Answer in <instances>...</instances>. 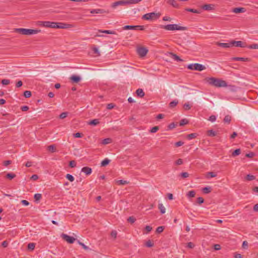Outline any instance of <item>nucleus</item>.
Segmentation results:
<instances>
[{
	"instance_id": "obj_1",
	"label": "nucleus",
	"mask_w": 258,
	"mask_h": 258,
	"mask_svg": "<svg viewBox=\"0 0 258 258\" xmlns=\"http://www.w3.org/2000/svg\"><path fill=\"white\" fill-rule=\"evenodd\" d=\"M38 24L45 27L58 29H67L74 27V25L71 24L52 22L50 21H38Z\"/></svg>"
},
{
	"instance_id": "obj_2",
	"label": "nucleus",
	"mask_w": 258,
	"mask_h": 258,
	"mask_svg": "<svg viewBox=\"0 0 258 258\" xmlns=\"http://www.w3.org/2000/svg\"><path fill=\"white\" fill-rule=\"evenodd\" d=\"M208 83L216 87H226L227 84L225 81L211 77L207 79Z\"/></svg>"
},
{
	"instance_id": "obj_3",
	"label": "nucleus",
	"mask_w": 258,
	"mask_h": 258,
	"mask_svg": "<svg viewBox=\"0 0 258 258\" xmlns=\"http://www.w3.org/2000/svg\"><path fill=\"white\" fill-rule=\"evenodd\" d=\"M38 29H31L25 28H17V33L24 35H31L40 32Z\"/></svg>"
},
{
	"instance_id": "obj_4",
	"label": "nucleus",
	"mask_w": 258,
	"mask_h": 258,
	"mask_svg": "<svg viewBox=\"0 0 258 258\" xmlns=\"http://www.w3.org/2000/svg\"><path fill=\"white\" fill-rule=\"evenodd\" d=\"M160 27L168 31L185 30L186 29V27L180 26L177 24H168L166 25H161Z\"/></svg>"
},
{
	"instance_id": "obj_5",
	"label": "nucleus",
	"mask_w": 258,
	"mask_h": 258,
	"mask_svg": "<svg viewBox=\"0 0 258 258\" xmlns=\"http://www.w3.org/2000/svg\"><path fill=\"white\" fill-rule=\"evenodd\" d=\"M187 68L190 70L199 71H202L206 69L205 66L198 63L189 64L187 66Z\"/></svg>"
},
{
	"instance_id": "obj_6",
	"label": "nucleus",
	"mask_w": 258,
	"mask_h": 258,
	"mask_svg": "<svg viewBox=\"0 0 258 258\" xmlns=\"http://www.w3.org/2000/svg\"><path fill=\"white\" fill-rule=\"evenodd\" d=\"M119 7H127L125 0L118 1L112 3L110 5V8L112 10H117Z\"/></svg>"
},
{
	"instance_id": "obj_7",
	"label": "nucleus",
	"mask_w": 258,
	"mask_h": 258,
	"mask_svg": "<svg viewBox=\"0 0 258 258\" xmlns=\"http://www.w3.org/2000/svg\"><path fill=\"white\" fill-rule=\"evenodd\" d=\"M123 30H143L144 29V27L143 26L137 25V26H132V25H126L124 26L122 28Z\"/></svg>"
},
{
	"instance_id": "obj_8",
	"label": "nucleus",
	"mask_w": 258,
	"mask_h": 258,
	"mask_svg": "<svg viewBox=\"0 0 258 258\" xmlns=\"http://www.w3.org/2000/svg\"><path fill=\"white\" fill-rule=\"evenodd\" d=\"M148 51V50L144 47H140L137 49V52L138 54L141 57L145 56L147 54Z\"/></svg>"
},
{
	"instance_id": "obj_9",
	"label": "nucleus",
	"mask_w": 258,
	"mask_h": 258,
	"mask_svg": "<svg viewBox=\"0 0 258 258\" xmlns=\"http://www.w3.org/2000/svg\"><path fill=\"white\" fill-rule=\"evenodd\" d=\"M88 12L92 14H104L106 13V12L104 10L101 9L88 10H87L86 13Z\"/></svg>"
},
{
	"instance_id": "obj_10",
	"label": "nucleus",
	"mask_w": 258,
	"mask_h": 258,
	"mask_svg": "<svg viewBox=\"0 0 258 258\" xmlns=\"http://www.w3.org/2000/svg\"><path fill=\"white\" fill-rule=\"evenodd\" d=\"M61 237L69 243H73L76 240L74 237L69 236L66 234H62Z\"/></svg>"
},
{
	"instance_id": "obj_11",
	"label": "nucleus",
	"mask_w": 258,
	"mask_h": 258,
	"mask_svg": "<svg viewBox=\"0 0 258 258\" xmlns=\"http://www.w3.org/2000/svg\"><path fill=\"white\" fill-rule=\"evenodd\" d=\"M216 6L213 4H206L202 6V9L205 11H213L215 9Z\"/></svg>"
},
{
	"instance_id": "obj_12",
	"label": "nucleus",
	"mask_w": 258,
	"mask_h": 258,
	"mask_svg": "<svg viewBox=\"0 0 258 258\" xmlns=\"http://www.w3.org/2000/svg\"><path fill=\"white\" fill-rule=\"evenodd\" d=\"M216 44L218 46L223 48H229L232 46V41L230 42L229 43H221L218 42L216 43Z\"/></svg>"
},
{
	"instance_id": "obj_13",
	"label": "nucleus",
	"mask_w": 258,
	"mask_h": 258,
	"mask_svg": "<svg viewBox=\"0 0 258 258\" xmlns=\"http://www.w3.org/2000/svg\"><path fill=\"white\" fill-rule=\"evenodd\" d=\"M231 12L236 14L244 13L246 9L244 8H235L231 10Z\"/></svg>"
},
{
	"instance_id": "obj_14",
	"label": "nucleus",
	"mask_w": 258,
	"mask_h": 258,
	"mask_svg": "<svg viewBox=\"0 0 258 258\" xmlns=\"http://www.w3.org/2000/svg\"><path fill=\"white\" fill-rule=\"evenodd\" d=\"M232 46H235L236 47H244L245 46L244 43L241 41H232Z\"/></svg>"
},
{
	"instance_id": "obj_15",
	"label": "nucleus",
	"mask_w": 258,
	"mask_h": 258,
	"mask_svg": "<svg viewBox=\"0 0 258 258\" xmlns=\"http://www.w3.org/2000/svg\"><path fill=\"white\" fill-rule=\"evenodd\" d=\"M167 4L171 5L174 8H178L179 4L175 0H165Z\"/></svg>"
},
{
	"instance_id": "obj_16",
	"label": "nucleus",
	"mask_w": 258,
	"mask_h": 258,
	"mask_svg": "<svg viewBox=\"0 0 258 258\" xmlns=\"http://www.w3.org/2000/svg\"><path fill=\"white\" fill-rule=\"evenodd\" d=\"M81 171L88 175L92 173V169L89 167H84L82 168Z\"/></svg>"
},
{
	"instance_id": "obj_17",
	"label": "nucleus",
	"mask_w": 258,
	"mask_h": 258,
	"mask_svg": "<svg viewBox=\"0 0 258 258\" xmlns=\"http://www.w3.org/2000/svg\"><path fill=\"white\" fill-rule=\"evenodd\" d=\"M70 79L73 82L77 83L80 81L81 78L78 76L73 75L70 77Z\"/></svg>"
},
{
	"instance_id": "obj_18",
	"label": "nucleus",
	"mask_w": 258,
	"mask_h": 258,
	"mask_svg": "<svg viewBox=\"0 0 258 258\" xmlns=\"http://www.w3.org/2000/svg\"><path fill=\"white\" fill-rule=\"evenodd\" d=\"M136 94H137V95L140 98H142L145 96V93H144L143 90L142 89H140V88L136 90Z\"/></svg>"
},
{
	"instance_id": "obj_19",
	"label": "nucleus",
	"mask_w": 258,
	"mask_h": 258,
	"mask_svg": "<svg viewBox=\"0 0 258 258\" xmlns=\"http://www.w3.org/2000/svg\"><path fill=\"white\" fill-rule=\"evenodd\" d=\"M233 60L235 61H249V58H245V57H234L232 58Z\"/></svg>"
},
{
	"instance_id": "obj_20",
	"label": "nucleus",
	"mask_w": 258,
	"mask_h": 258,
	"mask_svg": "<svg viewBox=\"0 0 258 258\" xmlns=\"http://www.w3.org/2000/svg\"><path fill=\"white\" fill-rule=\"evenodd\" d=\"M171 55V57L174 59L175 60H176L177 61H182L183 60L181 59L178 55H177L175 54H174L173 53H170Z\"/></svg>"
},
{
	"instance_id": "obj_21",
	"label": "nucleus",
	"mask_w": 258,
	"mask_h": 258,
	"mask_svg": "<svg viewBox=\"0 0 258 258\" xmlns=\"http://www.w3.org/2000/svg\"><path fill=\"white\" fill-rule=\"evenodd\" d=\"M99 123L98 119H94L89 122L88 124L91 125H96Z\"/></svg>"
},
{
	"instance_id": "obj_22",
	"label": "nucleus",
	"mask_w": 258,
	"mask_h": 258,
	"mask_svg": "<svg viewBox=\"0 0 258 258\" xmlns=\"http://www.w3.org/2000/svg\"><path fill=\"white\" fill-rule=\"evenodd\" d=\"M110 162V160L108 158H105L103 160L101 163V166L102 167L106 166Z\"/></svg>"
},
{
	"instance_id": "obj_23",
	"label": "nucleus",
	"mask_w": 258,
	"mask_h": 258,
	"mask_svg": "<svg viewBox=\"0 0 258 258\" xmlns=\"http://www.w3.org/2000/svg\"><path fill=\"white\" fill-rule=\"evenodd\" d=\"M217 135V133L216 132L214 131L213 130H208L207 131V135L208 136H210V137H215Z\"/></svg>"
},
{
	"instance_id": "obj_24",
	"label": "nucleus",
	"mask_w": 258,
	"mask_h": 258,
	"mask_svg": "<svg viewBox=\"0 0 258 258\" xmlns=\"http://www.w3.org/2000/svg\"><path fill=\"white\" fill-rule=\"evenodd\" d=\"M99 32H102V33H106V34H116L115 31H111V30H99Z\"/></svg>"
},
{
	"instance_id": "obj_25",
	"label": "nucleus",
	"mask_w": 258,
	"mask_h": 258,
	"mask_svg": "<svg viewBox=\"0 0 258 258\" xmlns=\"http://www.w3.org/2000/svg\"><path fill=\"white\" fill-rule=\"evenodd\" d=\"M198 134L191 133L187 135V139L188 140H191L192 139L196 138Z\"/></svg>"
},
{
	"instance_id": "obj_26",
	"label": "nucleus",
	"mask_w": 258,
	"mask_h": 258,
	"mask_svg": "<svg viewBox=\"0 0 258 258\" xmlns=\"http://www.w3.org/2000/svg\"><path fill=\"white\" fill-rule=\"evenodd\" d=\"M185 11H186L187 12H190L196 13V14H200L201 11V10H198L193 9H186Z\"/></svg>"
},
{
	"instance_id": "obj_27",
	"label": "nucleus",
	"mask_w": 258,
	"mask_h": 258,
	"mask_svg": "<svg viewBox=\"0 0 258 258\" xmlns=\"http://www.w3.org/2000/svg\"><path fill=\"white\" fill-rule=\"evenodd\" d=\"M158 209L160 210L161 214H164L165 213V208L162 204H159Z\"/></svg>"
},
{
	"instance_id": "obj_28",
	"label": "nucleus",
	"mask_w": 258,
	"mask_h": 258,
	"mask_svg": "<svg viewBox=\"0 0 258 258\" xmlns=\"http://www.w3.org/2000/svg\"><path fill=\"white\" fill-rule=\"evenodd\" d=\"M241 153V150L240 149H237L235 150L232 153V156L235 157L236 156L239 155Z\"/></svg>"
},
{
	"instance_id": "obj_29",
	"label": "nucleus",
	"mask_w": 258,
	"mask_h": 258,
	"mask_svg": "<svg viewBox=\"0 0 258 258\" xmlns=\"http://www.w3.org/2000/svg\"><path fill=\"white\" fill-rule=\"evenodd\" d=\"M35 246V244L34 243H29L27 245L28 249L29 250H33Z\"/></svg>"
},
{
	"instance_id": "obj_30",
	"label": "nucleus",
	"mask_w": 258,
	"mask_h": 258,
	"mask_svg": "<svg viewBox=\"0 0 258 258\" xmlns=\"http://www.w3.org/2000/svg\"><path fill=\"white\" fill-rule=\"evenodd\" d=\"M255 177L253 175L248 174L245 177V179L248 181H251L255 179Z\"/></svg>"
},
{
	"instance_id": "obj_31",
	"label": "nucleus",
	"mask_w": 258,
	"mask_h": 258,
	"mask_svg": "<svg viewBox=\"0 0 258 258\" xmlns=\"http://www.w3.org/2000/svg\"><path fill=\"white\" fill-rule=\"evenodd\" d=\"M111 141H112L111 139L109 138H106V139H104V140H103L102 143L103 145H106V144L110 143L111 142Z\"/></svg>"
},
{
	"instance_id": "obj_32",
	"label": "nucleus",
	"mask_w": 258,
	"mask_h": 258,
	"mask_svg": "<svg viewBox=\"0 0 258 258\" xmlns=\"http://www.w3.org/2000/svg\"><path fill=\"white\" fill-rule=\"evenodd\" d=\"M203 192L204 194H209L211 191V187H205L202 189Z\"/></svg>"
},
{
	"instance_id": "obj_33",
	"label": "nucleus",
	"mask_w": 258,
	"mask_h": 258,
	"mask_svg": "<svg viewBox=\"0 0 258 258\" xmlns=\"http://www.w3.org/2000/svg\"><path fill=\"white\" fill-rule=\"evenodd\" d=\"M196 192L194 190H190L187 193V196L188 198H193L195 196Z\"/></svg>"
},
{
	"instance_id": "obj_34",
	"label": "nucleus",
	"mask_w": 258,
	"mask_h": 258,
	"mask_svg": "<svg viewBox=\"0 0 258 258\" xmlns=\"http://www.w3.org/2000/svg\"><path fill=\"white\" fill-rule=\"evenodd\" d=\"M178 101L175 100L171 101L169 103V107L170 108L174 107L175 106H176L177 105V104H178Z\"/></svg>"
},
{
	"instance_id": "obj_35",
	"label": "nucleus",
	"mask_w": 258,
	"mask_h": 258,
	"mask_svg": "<svg viewBox=\"0 0 258 258\" xmlns=\"http://www.w3.org/2000/svg\"><path fill=\"white\" fill-rule=\"evenodd\" d=\"M116 183L118 185H124L127 183V182L126 180H118L116 181Z\"/></svg>"
},
{
	"instance_id": "obj_36",
	"label": "nucleus",
	"mask_w": 258,
	"mask_h": 258,
	"mask_svg": "<svg viewBox=\"0 0 258 258\" xmlns=\"http://www.w3.org/2000/svg\"><path fill=\"white\" fill-rule=\"evenodd\" d=\"M66 177L71 182H73L75 180L74 176L71 174H67Z\"/></svg>"
},
{
	"instance_id": "obj_37",
	"label": "nucleus",
	"mask_w": 258,
	"mask_h": 258,
	"mask_svg": "<svg viewBox=\"0 0 258 258\" xmlns=\"http://www.w3.org/2000/svg\"><path fill=\"white\" fill-rule=\"evenodd\" d=\"M48 150L51 152H55L56 151L55 147L53 145L49 146L48 147Z\"/></svg>"
},
{
	"instance_id": "obj_38",
	"label": "nucleus",
	"mask_w": 258,
	"mask_h": 258,
	"mask_svg": "<svg viewBox=\"0 0 258 258\" xmlns=\"http://www.w3.org/2000/svg\"><path fill=\"white\" fill-rule=\"evenodd\" d=\"M34 199H35V200L36 201H38L42 198L41 194H36L34 195Z\"/></svg>"
},
{
	"instance_id": "obj_39",
	"label": "nucleus",
	"mask_w": 258,
	"mask_h": 258,
	"mask_svg": "<svg viewBox=\"0 0 258 258\" xmlns=\"http://www.w3.org/2000/svg\"><path fill=\"white\" fill-rule=\"evenodd\" d=\"M231 121V116L229 115H226L224 118V121L225 122H227L228 123H229Z\"/></svg>"
},
{
	"instance_id": "obj_40",
	"label": "nucleus",
	"mask_w": 258,
	"mask_h": 258,
	"mask_svg": "<svg viewBox=\"0 0 258 258\" xmlns=\"http://www.w3.org/2000/svg\"><path fill=\"white\" fill-rule=\"evenodd\" d=\"M31 95H32L31 92L30 91H25L24 92V96L26 98H29V97H30Z\"/></svg>"
},
{
	"instance_id": "obj_41",
	"label": "nucleus",
	"mask_w": 258,
	"mask_h": 258,
	"mask_svg": "<svg viewBox=\"0 0 258 258\" xmlns=\"http://www.w3.org/2000/svg\"><path fill=\"white\" fill-rule=\"evenodd\" d=\"M188 122V120L186 119H182L180 120L179 125L180 126H183L185 124H187Z\"/></svg>"
},
{
	"instance_id": "obj_42",
	"label": "nucleus",
	"mask_w": 258,
	"mask_h": 258,
	"mask_svg": "<svg viewBox=\"0 0 258 258\" xmlns=\"http://www.w3.org/2000/svg\"><path fill=\"white\" fill-rule=\"evenodd\" d=\"M217 176V174L213 172H209L207 173V177H215Z\"/></svg>"
},
{
	"instance_id": "obj_43",
	"label": "nucleus",
	"mask_w": 258,
	"mask_h": 258,
	"mask_svg": "<svg viewBox=\"0 0 258 258\" xmlns=\"http://www.w3.org/2000/svg\"><path fill=\"white\" fill-rule=\"evenodd\" d=\"M164 226H159L157 228L156 232L158 233H160L164 230Z\"/></svg>"
},
{
	"instance_id": "obj_44",
	"label": "nucleus",
	"mask_w": 258,
	"mask_h": 258,
	"mask_svg": "<svg viewBox=\"0 0 258 258\" xmlns=\"http://www.w3.org/2000/svg\"><path fill=\"white\" fill-rule=\"evenodd\" d=\"M68 114V112H62L59 115V118L63 119L67 116Z\"/></svg>"
},
{
	"instance_id": "obj_45",
	"label": "nucleus",
	"mask_w": 258,
	"mask_h": 258,
	"mask_svg": "<svg viewBox=\"0 0 258 258\" xmlns=\"http://www.w3.org/2000/svg\"><path fill=\"white\" fill-rule=\"evenodd\" d=\"M158 130H159V127L158 126H155L153 127L151 129L150 132L152 133H155L156 132H157Z\"/></svg>"
},
{
	"instance_id": "obj_46",
	"label": "nucleus",
	"mask_w": 258,
	"mask_h": 258,
	"mask_svg": "<svg viewBox=\"0 0 258 258\" xmlns=\"http://www.w3.org/2000/svg\"><path fill=\"white\" fill-rule=\"evenodd\" d=\"M183 108L185 110H189L191 108V106L190 105L188 102L185 103L183 105Z\"/></svg>"
},
{
	"instance_id": "obj_47",
	"label": "nucleus",
	"mask_w": 258,
	"mask_h": 258,
	"mask_svg": "<svg viewBox=\"0 0 258 258\" xmlns=\"http://www.w3.org/2000/svg\"><path fill=\"white\" fill-rule=\"evenodd\" d=\"M136 221L135 218H134L133 216H131L128 218L127 221L131 223H134Z\"/></svg>"
},
{
	"instance_id": "obj_48",
	"label": "nucleus",
	"mask_w": 258,
	"mask_h": 258,
	"mask_svg": "<svg viewBox=\"0 0 258 258\" xmlns=\"http://www.w3.org/2000/svg\"><path fill=\"white\" fill-rule=\"evenodd\" d=\"M153 245H154L153 243H152V242H151V240H149L148 241H147L146 242V246L147 247H151L153 246Z\"/></svg>"
},
{
	"instance_id": "obj_49",
	"label": "nucleus",
	"mask_w": 258,
	"mask_h": 258,
	"mask_svg": "<svg viewBox=\"0 0 258 258\" xmlns=\"http://www.w3.org/2000/svg\"><path fill=\"white\" fill-rule=\"evenodd\" d=\"M15 177V174H13V173H8L7 175H6V177L7 178H9L10 179H13V178H14Z\"/></svg>"
},
{
	"instance_id": "obj_50",
	"label": "nucleus",
	"mask_w": 258,
	"mask_h": 258,
	"mask_svg": "<svg viewBox=\"0 0 258 258\" xmlns=\"http://www.w3.org/2000/svg\"><path fill=\"white\" fill-rule=\"evenodd\" d=\"M142 16H158L157 14H155V13H147L143 15Z\"/></svg>"
},
{
	"instance_id": "obj_51",
	"label": "nucleus",
	"mask_w": 258,
	"mask_h": 258,
	"mask_svg": "<svg viewBox=\"0 0 258 258\" xmlns=\"http://www.w3.org/2000/svg\"><path fill=\"white\" fill-rule=\"evenodd\" d=\"M195 246V244L192 242H189L187 243L186 247L188 248H193Z\"/></svg>"
},
{
	"instance_id": "obj_52",
	"label": "nucleus",
	"mask_w": 258,
	"mask_h": 258,
	"mask_svg": "<svg viewBox=\"0 0 258 258\" xmlns=\"http://www.w3.org/2000/svg\"><path fill=\"white\" fill-rule=\"evenodd\" d=\"M10 80H8V79H4V80H2V83L3 85H7L8 84H10Z\"/></svg>"
},
{
	"instance_id": "obj_53",
	"label": "nucleus",
	"mask_w": 258,
	"mask_h": 258,
	"mask_svg": "<svg viewBox=\"0 0 258 258\" xmlns=\"http://www.w3.org/2000/svg\"><path fill=\"white\" fill-rule=\"evenodd\" d=\"M69 166L72 168L75 167L76 166V162L74 160L71 161L69 163Z\"/></svg>"
},
{
	"instance_id": "obj_54",
	"label": "nucleus",
	"mask_w": 258,
	"mask_h": 258,
	"mask_svg": "<svg viewBox=\"0 0 258 258\" xmlns=\"http://www.w3.org/2000/svg\"><path fill=\"white\" fill-rule=\"evenodd\" d=\"M208 120L211 122H214L216 120V117L215 115H212L209 117Z\"/></svg>"
},
{
	"instance_id": "obj_55",
	"label": "nucleus",
	"mask_w": 258,
	"mask_h": 258,
	"mask_svg": "<svg viewBox=\"0 0 258 258\" xmlns=\"http://www.w3.org/2000/svg\"><path fill=\"white\" fill-rule=\"evenodd\" d=\"M242 247L244 249H247L248 242L246 241H244L242 243Z\"/></svg>"
},
{
	"instance_id": "obj_56",
	"label": "nucleus",
	"mask_w": 258,
	"mask_h": 258,
	"mask_svg": "<svg viewBox=\"0 0 258 258\" xmlns=\"http://www.w3.org/2000/svg\"><path fill=\"white\" fill-rule=\"evenodd\" d=\"M73 136L75 138H81L83 136V134L81 133H76L73 134Z\"/></svg>"
},
{
	"instance_id": "obj_57",
	"label": "nucleus",
	"mask_w": 258,
	"mask_h": 258,
	"mask_svg": "<svg viewBox=\"0 0 258 258\" xmlns=\"http://www.w3.org/2000/svg\"><path fill=\"white\" fill-rule=\"evenodd\" d=\"M248 48L251 49H258L257 44H253L248 46Z\"/></svg>"
},
{
	"instance_id": "obj_58",
	"label": "nucleus",
	"mask_w": 258,
	"mask_h": 258,
	"mask_svg": "<svg viewBox=\"0 0 258 258\" xmlns=\"http://www.w3.org/2000/svg\"><path fill=\"white\" fill-rule=\"evenodd\" d=\"M197 203L199 204H201L202 203H204V199L202 198V197H199L198 199H197Z\"/></svg>"
},
{
	"instance_id": "obj_59",
	"label": "nucleus",
	"mask_w": 258,
	"mask_h": 258,
	"mask_svg": "<svg viewBox=\"0 0 258 258\" xmlns=\"http://www.w3.org/2000/svg\"><path fill=\"white\" fill-rule=\"evenodd\" d=\"M175 126H176V124L174 122H172V123H171L170 124H169L168 125V127L169 130H171V129H173L174 127H175Z\"/></svg>"
},
{
	"instance_id": "obj_60",
	"label": "nucleus",
	"mask_w": 258,
	"mask_h": 258,
	"mask_svg": "<svg viewBox=\"0 0 258 258\" xmlns=\"http://www.w3.org/2000/svg\"><path fill=\"white\" fill-rule=\"evenodd\" d=\"M180 175L182 178H186L188 177L189 174L187 172H182Z\"/></svg>"
},
{
	"instance_id": "obj_61",
	"label": "nucleus",
	"mask_w": 258,
	"mask_h": 258,
	"mask_svg": "<svg viewBox=\"0 0 258 258\" xmlns=\"http://www.w3.org/2000/svg\"><path fill=\"white\" fill-rule=\"evenodd\" d=\"M152 227L149 225H147L145 227V230L147 231V233L150 232L152 230Z\"/></svg>"
},
{
	"instance_id": "obj_62",
	"label": "nucleus",
	"mask_w": 258,
	"mask_h": 258,
	"mask_svg": "<svg viewBox=\"0 0 258 258\" xmlns=\"http://www.w3.org/2000/svg\"><path fill=\"white\" fill-rule=\"evenodd\" d=\"M214 247L215 250H218L221 249V246L220 244H214Z\"/></svg>"
},
{
	"instance_id": "obj_63",
	"label": "nucleus",
	"mask_w": 258,
	"mask_h": 258,
	"mask_svg": "<svg viewBox=\"0 0 258 258\" xmlns=\"http://www.w3.org/2000/svg\"><path fill=\"white\" fill-rule=\"evenodd\" d=\"M184 143L182 141H178L176 143H175V145L176 147H180L182 145H183Z\"/></svg>"
},
{
	"instance_id": "obj_64",
	"label": "nucleus",
	"mask_w": 258,
	"mask_h": 258,
	"mask_svg": "<svg viewBox=\"0 0 258 258\" xmlns=\"http://www.w3.org/2000/svg\"><path fill=\"white\" fill-rule=\"evenodd\" d=\"M114 107V105L113 103H109L107 105V108L108 109H111Z\"/></svg>"
}]
</instances>
